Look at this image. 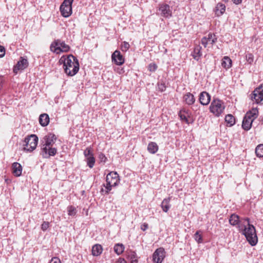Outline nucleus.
Segmentation results:
<instances>
[{
  "label": "nucleus",
  "instance_id": "obj_20",
  "mask_svg": "<svg viewBox=\"0 0 263 263\" xmlns=\"http://www.w3.org/2000/svg\"><path fill=\"white\" fill-rule=\"evenodd\" d=\"M183 101L187 105H191L195 103V98L192 93L187 92L183 96Z\"/></svg>",
  "mask_w": 263,
  "mask_h": 263
},
{
  "label": "nucleus",
  "instance_id": "obj_17",
  "mask_svg": "<svg viewBox=\"0 0 263 263\" xmlns=\"http://www.w3.org/2000/svg\"><path fill=\"white\" fill-rule=\"evenodd\" d=\"M211 96L206 91H202L199 95V100L203 105H207L210 102Z\"/></svg>",
  "mask_w": 263,
  "mask_h": 263
},
{
  "label": "nucleus",
  "instance_id": "obj_33",
  "mask_svg": "<svg viewBox=\"0 0 263 263\" xmlns=\"http://www.w3.org/2000/svg\"><path fill=\"white\" fill-rule=\"evenodd\" d=\"M255 153L257 157H263V144H259L255 148Z\"/></svg>",
  "mask_w": 263,
  "mask_h": 263
},
{
  "label": "nucleus",
  "instance_id": "obj_16",
  "mask_svg": "<svg viewBox=\"0 0 263 263\" xmlns=\"http://www.w3.org/2000/svg\"><path fill=\"white\" fill-rule=\"evenodd\" d=\"M242 221H245L244 218L240 219L239 216L235 214H232L229 218V222L233 226H237L238 227L240 224L244 223Z\"/></svg>",
  "mask_w": 263,
  "mask_h": 263
},
{
  "label": "nucleus",
  "instance_id": "obj_7",
  "mask_svg": "<svg viewBox=\"0 0 263 263\" xmlns=\"http://www.w3.org/2000/svg\"><path fill=\"white\" fill-rule=\"evenodd\" d=\"M73 0H64L60 6L62 15L65 17L69 16L72 13V4Z\"/></svg>",
  "mask_w": 263,
  "mask_h": 263
},
{
  "label": "nucleus",
  "instance_id": "obj_15",
  "mask_svg": "<svg viewBox=\"0 0 263 263\" xmlns=\"http://www.w3.org/2000/svg\"><path fill=\"white\" fill-rule=\"evenodd\" d=\"M28 66V62L27 59L21 57V59L17 62V64L14 67L13 71L17 73L20 70H23Z\"/></svg>",
  "mask_w": 263,
  "mask_h": 263
},
{
  "label": "nucleus",
  "instance_id": "obj_10",
  "mask_svg": "<svg viewBox=\"0 0 263 263\" xmlns=\"http://www.w3.org/2000/svg\"><path fill=\"white\" fill-rule=\"evenodd\" d=\"M57 153V149L52 146L42 147L41 154L44 158H49L50 156H54Z\"/></svg>",
  "mask_w": 263,
  "mask_h": 263
},
{
  "label": "nucleus",
  "instance_id": "obj_8",
  "mask_svg": "<svg viewBox=\"0 0 263 263\" xmlns=\"http://www.w3.org/2000/svg\"><path fill=\"white\" fill-rule=\"evenodd\" d=\"M251 98L257 104H263V85L257 87L251 94Z\"/></svg>",
  "mask_w": 263,
  "mask_h": 263
},
{
  "label": "nucleus",
  "instance_id": "obj_34",
  "mask_svg": "<svg viewBox=\"0 0 263 263\" xmlns=\"http://www.w3.org/2000/svg\"><path fill=\"white\" fill-rule=\"evenodd\" d=\"M87 164L89 168H92L95 163V158L93 155H90L87 158H86Z\"/></svg>",
  "mask_w": 263,
  "mask_h": 263
},
{
  "label": "nucleus",
  "instance_id": "obj_2",
  "mask_svg": "<svg viewBox=\"0 0 263 263\" xmlns=\"http://www.w3.org/2000/svg\"><path fill=\"white\" fill-rule=\"evenodd\" d=\"M244 220L247 222V224L241 223L238 226V229L242 234L245 235L249 243L254 246L257 242V237L256 230L254 226L250 223V219L248 217L244 218Z\"/></svg>",
  "mask_w": 263,
  "mask_h": 263
},
{
  "label": "nucleus",
  "instance_id": "obj_5",
  "mask_svg": "<svg viewBox=\"0 0 263 263\" xmlns=\"http://www.w3.org/2000/svg\"><path fill=\"white\" fill-rule=\"evenodd\" d=\"M223 102L219 99H214L211 103L210 110L216 116H219L224 109Z\"/></svg>",
  "mask_w": 263,
  "mask_h": 263
},
{
  "label": "nucleus",
  "instance_id": "obj_1",
  "mask_svg": "<svg viewBox=\"0 0 263 263\" xmlns=\"http://www.w3.org/2000/svg\"><path fill=\"white\" fill-rule=\"evenodd\" d=\"M60 64H63L65 73L69 76H74L79 70V63L74 56L70 54L68 56H62L60 60Z\"/></svg>",
  "mask_w": 263,
  "mask_h": 263
},
{
  "label": "nucleus",
  "instance_id": "obj_11",
  "mask_svg": "<svg viewBox=\"0 0 263 263\" xmlns=\"http://www.w3.org/2000/svg\"><path fill=\"white\" fill-rule=\"evenodd\" d=\"M106 182L110 184L117 186L119 182V176L116 172H111L106 176Z\"/></svg>",
  "mask_w": 263,
  "mask_h": 263
},
{
  "label": "nucleus",
  "instance_id": "obj_49",
  "mask_svg": "<svg viewBox=\"0 0 263 263\" xmlns=\"http://www.w3.org/2000/svg\"><path fill=\"white\" fill-rule=\"evenodd\" d=\"M116 263H127L126 260L122 258H119L117 260Z\"/></svg>",
  "mask_w": 263,
  "mask_h": 263
},
{
  "label": "nucleus",
  "instance_id": "obj_23",
  "mask_svg": "<svg viewBox=\"0 0 263 263\" xmlns=\"http://www.w3.org/2000/svg\"><path fill=\"white\" fill-rule=\"evenodd\" d=\"M102 246L100 244H96L92 248V255L94 256H98L102 253Z\"/></svg>",
  "mask_w": 263,
  "mask_h": 263
},
{
  "label": "nucleus",
  "instance_id": "obj_12",
  "mask_svg": "<svg viewBox=\"0 0 263 263\" xmlns=\"http://www.w3.org/2000/svg\"><path fill=\"white\" fill-rule=\"evenodd\" d=\"M56 136L53 133H49L44 138V144L42 147L52 146L57 140Z\"/></svg>",
  "mask_w": 263,
  "mask_h": 263
},
{
  "label": "nucleus",
  "instance_id": "obj_39",
  "mask_svg": "<svg viewBox=\"0 0 263 263\" xmlns=\"http://www.w3.org/2000/svg\"><path fill=\"white\" fill-rule=\"evenodd\" d=\"M157 69V66L155 63H151L148 65V70L151 72H154Z\"/></svg>",
  "mask_w": 263,
  "mask_h": 263
},
{
  "label": "nucleus",
  "instance_id": "obj_29",
  "mask_svg": "<svg viewBox=\"0 0 263 263\" xmlns=\"http://www.w3.org/2000/svg\"><path fill=\"white\" fill-rule=\"evenodd\" d=\"M104 188H102L100 191V193L102 195H107L108 194L109 192L111 191L112 186H115L114 185H111L109 184L108 183H106V184H103Z\"/></svg>",
  "mask_w": 263,
  "mask_h": 263
},
{
  "label": "nucleus",
  "instance_id": "obj_42",
  "mask_svg": "<svg viewBox=\"0 0 263 263\" xmlns=\"http://www.w3.org/2000/svg\"><path fill=\"white\" fill-rule=\"evenodd\" d=\"M59 40H57L51 44L50 49L52 51L54 52V50L55 49V48L59 47Z\"/></svg>",
  "mask_w": 263,
  "mask_h": 263
},
{
  "label": "nucleus",
  "instance_id": "obj_48",
  "mask_svg": "<svg viewBox=\"0 0 263 263\" xmlns=\"http://www.w3.org/2000/svg\"><path fill=\"white\" fill-rule=\"evenodd\" d=\"M148 225L147 223H143L141 226V229L143 231H145L146 230H147L148 229Z\"/></svg>",
  "mask_w": 263,
  "mask_h": 263
},
{
  "label": "nucleus",
  "instance_id": "obj_46",
  "mask_svg": "<svg viewBox=\"0 0 263 263\" xmlns=\"http://www.w3.org/2000/svg\"><path fill=\"white\" fill-rule=\"evenodd\" d=\"M50 263H62L60 259L58 257H53L50 260Z\"/></svg>",
  "mask_w": 263,
  "mask_h": 263
},
{
  "label": "nucleus",
  "instance_id": "obj_35",
  "mask_svg": "<svg viewBox=\"0 0 263 263\" xmlns=\"http://www.w3.org/2000/svg\"><path fill=\"white\" fill-rule=\"evenodd\" d=\"M68 214L69 216H74L77 213V210L74 206L70 205L68 206Z\"/></svg>",
  "mask_w": 263,
  "mask_h": 263
},
{
  "label": "nucleus",
  "instance_id": "obj_31",
  "mask_svg": "<svg viewBox=\"0 0 263 263\" xmlns=\"http://www.w3.org/2000/svg\"><path fill=\"white\" fill-rule=\"evenodd\" d=\"M187 112L185 110H181L179 113V116L180 120L182 121L185 122L187 124H189V120L186 116Z\"/></svg>",
  "mask_w": 263,
  "mask_h": 263
},
{
  "label": "nucleus",
  "instance_id": "obj_27",
  "mask_svg": "<svg viewBox=\"0 0 263 263\" xmlns=\"http://www.w3.org/2000/svg\"><path fill=\"white\" fill-rule=\"evenodd\" d=\"M221 65L223 68L228 69L232 66V60L229 57L225 56L222 59Z\"/></svg>",
  "mask_w": 263,
  "mask_h": 263
},
{
  "label": "nucleus",
  "instance_id": "obj_47",
  "mask_svg": "<svg viewBox=\"0 0 263 263\" xmlns=\"http://www.w3.org/2000/svg\"><path fill=\"white\" fill-rule=\"evenodd\" d=\"M199 108H200V107L199 106V105L198 104H196V105H194L192 106V109L195 112H197L198 114H199Z\"/></svg>",
  "mask_w": 263,
  "mask_h": 263
},
{
  "label": "nucleus",
  "instance_id": "obj_6",
  "mask_svg": "<svg viewBox=\"0 0 263 263\" xmlns=\"http://www.w3.org/2000/svg\"><path fill=\"white\" fill-rule=\"evenodd\" d=\"M156 14L165 18H170L172 16V10L168 4L161 3L159 5Z\"/></svg>",
  "mask_w": 263,
  "mask_h": 263
},
{
  "label": "nucleus",
  "instance_id": "obj_45",
  "mask_svg": "<svg viewBox=\"0 0 263 263\" xmlns=\"http://www.w3.org/2000/svg\"><path fill=\"white\" fill-rule=\"evenodd\" d=\"M5 49L3 46H0V58H2L5 55Z\"/></svg>",
  "mask_w": 263,
  "mask_h": 263
},
{
  "label": "nucleus",
  "instance_id": "obj_18",
  "mask_svg": "<svg viewBox=\"0 0 263 263\" xmlns=\"http://www.w3.org/2000/svg\"><path fill=\"white\" fill-rule=\"evenodd\" d=\"M12 173L15 176L19 177L22 175V166L18 162H14L12 164Z\"/></svg>",
  "mask_w": 263,
  "mask_h": 263
},
{
  "label": "nucleus",
  "instance_id": "obj_51",
  "mask_svg": "<svg viewBox=\"0 0 263 263\" xmlns=\"http://www.w3.org/2000/svg\"><path fill=\"white\" fill-rule=\"evenodd\" d=\"M2 87H3L2 81L1 79H0V90L1 89Z\"/></svg>",
  "mask_w": 263,
  "mask_h": 263
},
{
  "label": "nucleus",
  "instance_id": "obj_40",
  "mask_svg": "<svg viewBox=\"0 0 263 263\" xmlns=\"http://www.w3.org/2000/svg\"><path fill=\"white\" fill-rule=\"evenodd\" d=\"M158 89L161 92L164 91L166 89V86L164 83L159 82L158 83Z\"/></svg>",
  "mask_w": 263,
  "mask_h": 263
},
{
  "label": "nucleus",
  "instance_id": "obj_38",
  "mask_svg": "<svg viewBox=\"0 0 263 263\" xmlns=\"http://www.w3.org/2000/svg\"><path fill=\"white\" fill-rule=\"evenodd\" d=\"M246 59L248 63L251 64L254 60V55L252 53H248L246 55Z\"/></svg>",
  "mask_w": 263,
  "mask_h": 263
},
{
  "label": "nucleus",
  "instance_id": "obj_25",
  "mask_svg": "<svg viewBox=\"0 0 263 263\" xmlns=\"http://www.w3.org/2000/svg\"><path fill=\"white\" fill-rule=\"evenodd\" d=\"M147 151L149 153L154 154L158 151V146L156 142H151L147 146Z\"/></svg>",
  "mask_w": 263,
  "mask_h": 263
},
{
  "label": "nucleus",
  "instance_id": "obj_22",
  "mask_svg": "<svg viewBox=\"0 0 263 263\" xmlns=\"http://www.w3.org/2000/svg\"><path fill=\"white\" fill-rule=\"evenodd\" d=\"M39 122L43 126H46L49 123V117L47 114H43L40 116Z\"/></svg>",
  "mask_w": 263,
  "mask_h": 263
},
{
  "label": "nucleus",
  "instance_id": "obj_3",
  "mask_svg": "<svg viewBox=\"0 0 263 263\" xmlns=\"http://www.w3.org/2000/svg\"><path fill=\"white\" fill-rule=\"evenodd\" d=\"M258 110L257 108H253L248 111L243 117L242 128L245 130H249L252 127L253 121L258 116Z\"/></svg>",
  "mask_w": 263,
  "mask_h": 263
},
{
  "label": "nucleus",
  "instance_id": "obj_54",
  "mask_svg": "<svg viewBox=\"0 0 263 263\" xmlns=\"http://www.w3.org/2000/svg\"><path fill=\"white\" fill-rule=\"evenodd\" d=\"M5 181H6V182H8V180L7 179H6Z\"/></svg>",
  "mask_w": 263,
  "mask_h": 263
},
{
  "label": "nucleus",
  "instance_id": "obj_26",
  "mask_svg": "<svg viewBox=\"0 0 263 263\" xmlns=\"http://www.w3.org/2000/svg\"><path fill=\"white\" fill-rule=\"evenodd\" d=\"M226 10V6L220 3H219L215 8V13L217 16L222 15Z\"/></svg>",
  "mask_w": 263,
  "mask_h": 263
},
{
  "label": "nucleus",
  "instance_id": "obj_24",
  "mask_svg": "<svg viewBox=\"0 0 263 263\" xmlns=\"http://www.w3.org/2000/svg\"><path fill=\"white\" fill-rule=\"evenodd\" d=\"M201 47L200 46H196L192 53V55L193 56L194 59H195L196 61H198L200 59V58L202 55L201 53Z\"/></svg>",
  "mask_w": 263,
  "mask_h": 263
},
{
  "label": "nucleus",
  "instance_id": "obj_52",
  "mask_svg": "<svg viewBox=\"0 0 263 263\" xmlns=\"http://www.w3.org/2000/svg\"><path fill=\"white\" fill-rule=\"evenodd\" d=\"M222 1H223L225 3H227L229 1V0H222Z\"/></svg>",
  "mask_w": 263,
  "mask_h": 263
},
{
  "label": "nucleus",
  "instance_id": "obj_14",
  "mask_svg": "<svg viewBox=\"0 0 263 263\" xmlns=\"http://www.w3.org/2000/svg\"><path fill=\"white\" fill-rule=\"evenodd\" d=\"M217 37L214 34L209 33L207 36H204L201 39V44L206 48L208 44L213 45L217 42Z\"/></svg>",
  "mask_w": 263,
  "mask_h": 263
},
{
  "label": "nucleus",
  "instance_id": "obj_44",
  "mask_svg": "<svg viewBox=\"0 0 263 263\" xmlns=\"http://www.w3.org/2000/svg\"><path fill=\"white\" fill-rule=\"evenodd\" d=\"M49 226V222L47 221H44L41 225V229L43 231H46Z\"/></svg>",
  "mask_w": 263,
  "mask_h": 263
},
{
  "label": "nucleus",
  "instance_id": "obj_4",
  "mask_svg": "<svg viewBox=\"0 0 263 263\" xmlns=\"http://www.w3.org/2000/svg\"><path fill=\"white\" fill-rule=\"evenodd\" d=\"M38 137L35 135H31L26 137L23 143V149L27 152H32L37 144Z\"/></svg>",
  "mask_w": 263,
  "mask_h": 263
},
{
  "label": "nucleus",
  "instance_id": "obj_19",
  "mask_svg": "<svg viewBox=\"0 0 263 263\" xmlns=\"http://www.w3.org/2000/svg\"><path fill=\"white\" fill-rule=\"evenodd\" d=\"M59 47L55 48L54 50V52L58 53L60 52H67L70 49L69 46L66 44L64 42H61L60 40L59 42Z\"/></svg>",
  "mask_w": 263,
  "mask_h": 263
},
{
  "label": "nucleus",
  "instance_id": "obj_21",
  "mask_svg": "<svg viewBox=\"0 0 263 263\" xmlns=\"http://www.w3.org/2000/svg\"><path fill=\"white\" fill-rule=\"evenodd\" d=\"M170 197L164 199L161 204V207L164 212H167L171 207Z\"/></svg>",
  "mask_w": 263,
  "mask_h": 263
},
{
  "label": "nucleus",
  "instance_id": "obj_32",
  "mask_svg": "<svg viewBox=\"0 0 263 263\" xmlns=\"http://www.w3.org/2000/svg\"><path fill=\"white\" fill-rule=\"evenodd\" d=\"M128 258L130 260V263H137L138 262V259H137V254L134 251H131L128 255Z\"/></svg>",
  "mask_w": 263,
  "mask_h": 263
},
{
  "label": "nucleus",
  "instance_id": "obj_9",
  "mask_svg": "<svg viewBox=\"0 0 263 263\" xmlns=\"http://www.w3.org/2000/svg\"><path fill=\"white\" fill-rule=\"evenodd\" d=\"M165 256V252L163 248L156 249L153 254L154 263H162Z\"/></svg>",
  "mask_w": 263,
  "mask_h": 263
},
{
  "label": "nucleus",
  "instance_id": "obj_36",
  "mask_svg": "<svg viewBox=\"0 0 263 263\" xmlns=\"http://www.w3.org/2000/svg\"><path fill=\"white\" fill-rule=\"evenodd\" d=\"M199 232V231H197L194 234V239L199 243L202 242V237Z\"/></svg>",
  "mask_w": 263,
  "mask_h": 263
},
{
  "label": "nucleus",
  "instance_id": "obj_28",
  "mask_svg": "<svg viewBox=\"0 0 263 263\" xmlns=\"http://www.w3.org/2000/svg\"><path fill=\"white\" fill-rule=\"evenodd\" d=\"M225 121L227 123L228 126H232L235 123V119L231 114H228L225 117Z\"/></svg>",
  "mask_w": 263,
  "mask_h": 263
},
{
  "label": "nucleus",
  "instance_id": "obj_41",
  "mask_svg": "<svg viewBox=\"0 0 263 263\" xmlns=\"http://www.w3.org/2000/svg\"><path fill=\"white\" fill-rule=\"evenodd\" d=\"M84 155L85 158L90 156V155H93L91 151V148L88 147L84 151Z\"/></svg>",
  "mask_w": 263,
  "mask_h": 263
},
{
  "label": "nucleus",
  "instance_id": "obj_37",
  "mask_svg": "<svg viewBox=\"0 0 263 263\" xmlns=\"http://www.w3.org/2000/svg\"><path fill=\"white\" fill-rule=\"evenodd\" d=\"M130 45L129 43L127 42H123L122 43L121 46V49L122 51H126L129 48Z\"/></svg>",
  "mask_w": 263,
  "mask_h": 263
},
{
  "label": "nucleus",
  "instance_id": "obj_50",
  "mask_svg": "<svg viewBox=\"0 0 263 263\" xmlns=\"http://www.w3.org/2000/svg\"><path fill=\"white\" fill-rule=\"evenodd\" d=\"M242 0H232L234 4L235 5H239L242 3Z\"/></svg>",
  "mask_w": 263,
  "mask_h": 263
},
{
  "label": "nucleus",
  "instance_id": "obj_43",
  "mask_svg": "<svg viewBox=\"0 0 263 263\" xmlns=\"http://www.w3.org/2000/svg\"><path fill=\"white\" fill-rule=\"evenodd\" d=\"M98 158L101 162H103L104 163L106 162V161L107 160L106 157L105 156V155L104 154H103L102 153H101L99 154Z\"/></svg>",
  "mask_w": 263,
  "mask_h": 263
},
{
  "label": "nucleus",
  "instance_id": "obj_13",
  "mask_svg": "<svg viewBox=\"0 0 263 263\" xmlns=\"http://www.w3.org/2000/svg\"><path fill=\"white\" fill-rule=\"evenodd\" d=\"M112 62L117 65H122L124 63V58L120 51L116 50L111 55Z\"/></svg>",
  "mask_w": 263,
  "mask_h": 263
},
{
  "label": "nucleus",
  "instance_id": "obj_30",
  "mask_svg": "<svg viewBox=\"0 0 263 263\" xmlns=\"http://www.w3.org/2000/svg\"><path fill=\"white\" fill-rule=\"evenodd\" d=\"M124 249V246L122 243H117L114 248V251L118 255L121 254L123 252Z\"/></svg>",
  "mask_w": 263,
  "mask_h": 263
},
{
  "label": "nucleus",
  "instance_id": "obj_53",
  "mask_svg": "<svg viewBox=\"0 0 263 263\" xmlns=\"http://www.w3.org/2000/svg\"><path fill=\"white\" fill-rule=\"evenodd\" d=\"M261 122L263 123V119L261 120Z\"/></svg>",
  "mask_w": 263,
  "mask_h": 263
}]
</instances>
